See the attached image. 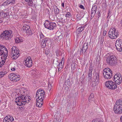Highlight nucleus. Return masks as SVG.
I'll return each mask as SVG.
<instances>
[{"label":"nucleus","instance_id":"f257e3e1","mask_svg":"<svg viewBox=\"0 0 122 122\" xmlns=\"http://www.w3.org/2000/svg\"><path fill=\"white\" fill-rule=\"evenodd\" d=\"M113 110L116 113L120 114L122 113V99L116 101L114 105Z\"/></svg>","mask_w":122,"mask_h":122},{"label":"nucleus","instance_id":"f03ea898","mask_svg":"<svg viewBox=\"0 0 122 122\" xmlns=\"http://www.w3.org/2000/svg\"><path fill=\"white\" fill-rule=\"evenodd\" d=\"M5 50L6 51L5 53L3 51L4 50V49L0 50V67H2L4 65L7 58L6 57L8 56V51L7 49L6 50L5 49Z\"/></svg>","mask_w":122,"mask_h":122},{"label":"nucleus","instance_id":"7ed1b4c3","mask_svg":"<svg viewBox=\"0 0 122 122\" xmlns=\"http://www.w3.org/2000/svg\"><path fill=\"white\" fill-rule=\"evenodd\" d=\"M12 31L11 30H5L1 33L0 35V37L6 40H9L12 36Z\"/></svg>","mask_w":122,"mask_h":122},{"label":"nucleus","instance_id":"20e7f679","mask_svg":"<svg viewBox=\"0 0 122 122\" xmlns=\"http://www.w3.org/2000/svg\"><path fill=\"white\" fill-rule=\"evenodd\" d=\"M117 58L114 56L112 55L107 57L106 62L107 64L111 66H114L117 63Z\"/></svg>","mask_w":122,"mask_h":122},{"label":"nucleus","instance_id":"39448f33","mask_svg":"<svg viewBox=\"0 0 122 122\" xmlns=\"http://www.w3.org/2000/svg\"><path fill=\"white\" fill-rule=\"evenodd\" d=\"M103 73L104 78L107 79H109L112 77V71L109 68L104 69L103 70Z\"/></svg>","mask_w":122,"mask_h":122},{"label":"nucleus","instance_id":"423d86ee","mask_svg":"<svg viewBox=\"0 0 122 122\" xmlns=\"http://www.w3.org/2000/svg\"><path fill=\"white\" fill-rule=\"evenodd\" d=\"M119 34L118 30L115 28L110 29L108 33L109 37L112 39L116 38L118 36Z\"/></svg>","mask_w":122,"mask_h":122},{"label":"nucleus","instance_id":"0eeeda50","mask_svg":"<svg viewBox=\"0 0 122 122\" xmlns=\"http://www.w3.org/2000/svg\"><path fill=\"white\" fill-rule=\"evenodd\" d=\"M44 25L46 28L50 30L53 29L54 28L56 27V24L54 22H51L48 20H46V22L44 23Z\"/></svg>","mask_w":122,"mask_h":122},{"label":"nucleus","instance_id":"6e6552de","mask_svg":"<svg viewBox=\"0 0 122 122\" xmlns=\"http://www.w3.org/2000/svg\"><path fill=\"white\" fill-rule=\"evenodd\" d=\"M45 94V92L44 90H38L36 93V99H39L40 101H43Z\"/></svg>","mask_w":122,"mask_h":122},{"label":"nucleus","instance_id":"1a4fd4ad","mask_svg":"<svg viewBox=\"0 0 122 122\" xmlns=\"http://www.w3.org/2000/svg\"><path fill=\"white\" fill-rule=\"evenodd\" d=\"M115 82L112 81H107L105 82V85L109 89L114 90L117 87V86Z\"/></svg>","mask_w":122,"mask_h":122},{"label":"nucleus","instance_id":"9d476101","mask_svg":"<svg viewBox=\"0 0 122 122\" xmlns=\"http://www.w3.org/2000/svg\"><path fill=\"white\" fill-rule=\"evenodd\" d=\"M121 76V75L118 73L114 76L113 80L116 84L119 85L122 82V78Z\"/></svg>","mask_w":122,"mask_h":122},{"label":"nucleus","instance_id":"9b49d317","mask_svg":"<svg viewBox=\"0 0 122 122\" xmlns=\"http://www.w3.org/2000/svg\"><path fill=\"white\" fill-rule=\"evenodd\" d=\"M20 76L18 75H15L14 73L10 74L9 76V78L12 81L15 82L18 81L20 79Z\"/></svg>","mask_w":122,"mask_h":122},{"label":"nucleus","instance_id":"f8f14e48","mask_svg":"<svg viewBox=\"0 0 122 122\" xmlns=\"http://www.w3.org/2000/svg\"><path fill=\"white\" fill-rule=\"evenodd\" d=\"M30 97L28 96L24 97V95L22 96V105H25L26 103H28L30 100Z\"/></svg>","mask_w":122,"mask_h":122},{"label":"nucleus","instance_id":"ddd939ff","mask_svg":"<svg viewBox=\"0 0 122 122\" xmlns=\"http://www.w3.org/2000/svg\"><path fill=\"white\" fill-rule=\"evenodd\" d=\"M32 60L30 57H27L26 60L25 61V64L28 67H31L32 64Z\"/></svg>","mask_w":122,"mask_h":122},{"label":"nucleus","instance_id":"4468645a","mask_svg":"<svg viewBox=\"0 0 122 122\" xmlns=\"http://www.w3.org/2000/svg\"><path fill=\"white\" fill-rule=\"evenodd\" d=\"M11 49L14 51V53H15V57H13L12 58L15 60L19 56V51L18 48H15V46L12 47Z\"/></svg>","mask_w":122,"mask_h":122},{"label":"nucleus","instance_id":"2eb2a0df","mask_svg":"<svg viewBox=\"0 0 122 122\" xmlns=\"http://www.w3.org/2000/svg\"><path fill=\"white\" fill-rule=\"evenodd\" d=\"M22 96L18 97L16 98L15 100V102L17 103L18 102V103L17 104L18 105L21 106L22 105Z\"/></svg>","mask_w":122,"mask_h":122},{"label":"nucleus","instance_id":"dca6fc26","mask_svg":"<svg viewBox=\"0 0 122 122\" xmlns=\"http://www.w3.org/2000/svg\"><path fill=\"white\" fill-rule=\"evenodd\" d=\"M99 73H95L94 76L95 79V82L97 83H98L99 79Z\"/></svg>","mask_w":122,"mask_h":122},{"label":"nucleus","instance_id":"f3484780","mask_svg":"<svg viewBox=\"0 0 122 122\" xmlns=\"http://www.w3.org/2000/svg\"><path fill=\"white\" fill-rule=\"evenodd\" d=\"M92 67H90L89 68V70L88 71V77L89 78V80L91 79L92 78Z\"/></svg>","mask_w":122,"mask_h":122},{"label":"nucleus","instance_id":"a211bd4d","mask_svg":"<svg viewBox=\"0 0 122 122\" xmlns=\"http://www.w3.org/2000/svg\"><path fill=\"white\" fill-rule=\"evenodd\" d=\"M85 25L81 26L77 29L76 30V33L78 34L80 33L84 29Z\"/></svg>","mask_w":122,"mask_h":122},{"label":"nucleus","instance_id":"6ab92c4d","mask_svg":"<svg viewBox=\"0 0 122 122\" xmlns=\"http://www.w3.org/2000/svg\"><path fill=\"white\" fill-rule=\"evenodd\" d=\"M94 94L93 93L91 94L89 98V102H91L92 100L93 102H95V99L94 98Z\"/></svg>","mask_w":122,"mask_h":122},{"label":"nucleus","instance_id":"aec40b11","mask_svg":"<svg viewBox=\"0 0 122 122\" xmlns=\"http://www.w3.org/2000/svg\"><path fill=\"white\" fill-rule=\"evenodd\" d=\"M122 44V40L118 39L117 40L116 42L115 43V46H119Z\"/></svg>","mask_w":122,"mask_h":122},{"label":"nucleus","instance_id":"412c9836","mask_svg":"<svg viewBox=\"0 0 122 122\" xmlns=\"http://www.w3.org/2000/svg\"><path fill=\"white\" fill-rule=\"evenodd\" d=\"M36 100L37 103L36 104V106L37 107H41L42 104L43 103L42 102V101H40V102L39 100H37V99H36Z\"/></svg>","mask_w":122,"mask_h":122},{"label":"nucleus","instance_id":"4be33fe9","mask_svg":"<svg viewBox=\"0 0 122 122\" xmlns=\"http://www.w3.org/2000/svg\"><path fill=\"white\" fill-rule=\"evenodd\" d=\"M13 3V2L11 1V0H8L4 2L3 4V5L5 6V5H9L11 3Z\"/></svg>","mask_w":122,"mask_h":122},{"label":"nucleus","instance_id":"5701e85b","mask_svg":"<svg viewBox=\"0 0 122 122\" xmlns=\"http://www.w3.org/2000/svg\"><path fill=\"white\" fill-rule=\"evenodd\" d=\"M70 81L68 78L67 80H66L65 85L67 87H69L70 85Z\"/></svg>","mask_w":122,"mask_h":122},{"label":"nucleus","instance_id":"b1692460","mask_svg":"<svg viewBox=\"0 0 122 122\" xmlns=\"http://www.w3.org/2000/svg\"><path fill=\"white\" fill-rule=\"evenodd\" d=\"M27 4L29 6L32 7L34 6L35 5V3L32 0H30L28 2Z\"/></svg>","mask_w":122,"mask_h":122},{"label":"nucleus","instance_id":"393cba45","mask_svg":"<svg viewBox=\"0 0 122 122\" xmlns=\"http://www.w3.org/2000/svg\"><path fill=\"white\" fill-rule=\"evenodd\" d=\"M30 28V27L28 25H24L22 28L23 30V32L25 31H27V30Z\"/></svg>","mask_w":122,"mask_h":122},{"label":"nucleus","instance_id":"a878e982","mask_svg":"<svg viewBox=\"0 0 122 122\" xmlns=\"http://www.w3.org/2000/svg\"><path fill=\"white\" fill-rule=\"evenodd\" d=\"M88 45V44L87 43H86L84 44L82 48L84 50V51H86L87 49Z\"/></svg>","mask_w":122,"mask_h":122},{"label":"nucleus","instance_id":"bb28decb","mask_svg":"<svg viewBox=\"0 0 122 122\" xmlns=\"http://www.w3.org/2000/svg\"><path fill=\"white\" fill-rule=\"evenodd\" d=\"M24 32L26 33V34L28 35H32V33L30 29V28L27 30L26 31H24Z\"/></svg>","mask_w":122,"mask_h":122},{"label":"nucleus","instance_id":"cd10ccee","mask_svg":"<svg viewBox=\"0 0 122 122\" xmlns=\"http://www.w3.org/2000/svg\"><path fill=\"white\" fill-rule=\"evenodd\" d=\"M117 50L120 51H122V44L119 46H116Z\"/></svg>","mask_w":122,"mask_h":122},{"label":"nucleus","instance_id":"c85d7f7f","mask_svg":"<svg viewBox=\"0 0 122 122\" xmlns=\"http://www.w3.org/2000/svg\"><path fill=\"white\" fill-rule=\"evenodd\" d=\"M63 59V58H62V61L61 62H60L59 63V62L58 61H56V63H57V65H58V67H62V65H63V64L62 63V60Z\"/></svg>","mask_w":122,"mask_h":122},{"label":"nucleus","instance_id":"c756f323","mask_svg":"<svg viewBox=\"0 0 122 122\" xmlns=\"http://www.w3.org/2000/svg\"><path fill=\"white\" fill-rule=\"evenodd\" d=\"M16 43H18L21 42L22 41V40L20 39V38H16L15 40Z\"/></svg>","mask_w":122,"mask_h":122},{"label":"nucleus","instance_id":"7c9ffc66","mask_svg":"<svg viewBox=\"0 0 122 122\" xmlns=\"http://www.w3.org/2000/svg\"><path fill=\"white\" fill-rule=\"evenodd\" d=\"M71 40L69 39H67L66 41L67 46H69L71 44Z\"/></svg>","mask_w":122,"mask_h":122},{"label":"nucleus","instance_id":"2f4dec72","mask_svg":"<svg viewBox=\"0 0 122 122\" xmlns=\"http://www.w3.org/2000/svg\"><path fill=\"white\" fill-rule=\"evenodd\" d=\"M101 121H102V120H101L99 118H96L94 119L92 121V122H100Z\"/></svg>","mask_w":122,"mask_h":122},{"label":"nucleus","instance_id":"473e14b6","mask_svg":"<svg viewBox=\"0 0 122 122\" xmlns=\"http://www.w3.org/2000/svg\"><path fill=\"white\" fill-rule=\"evenodd\" d=\"M54 11L55 12V14H58L59 12V10L58 8H56V9L55 8L54 9Z\"/></svg>","mask_w":122,"mask_h":122},{"label":"nucleus","instance_id":"72a5a7b5","mask_svg":"<svg viewBox=\"0 0 122 122\" xmlns=\"http://www.w3.org/2000/svg\"><path fill=\"white\" fill-rule=\"evenodd\" d=\"M6 73L5 72H0V78L2 77L5 75Z\"/></svg>","mask_w":122,"mask_h":122},{"label":"nucleus","instance_id":"f704fd0d","mask_svg":"<svg viewBox=\"0 0 122 122\" xmlns=\"http://www.w3.org/2000/svg\"><path fill=\"white\" fill-rule=\"evenodd\" d=\"M41 46L42 48H44L46 47V43L44 42H42V41L41 42Z\"/></svg>","mask_w":122,"mask_h":122},{"label":"nucleus","instance_id":"c9c22d12","mask_svg":"<svg viewBox=\"0 0 122 122\" xmlns=\"http://www.w3.org/2000/svg\"><path fill=\"white\" fill-rule=\"evenodd\" d=\"M42 42H44L46 43V44L49 41H48V38H44V39L42 40Z\"/></svg>","mask_w":122,"mask_h":122},{"label":"nucleus","instance_id":"e433bc0d","mask_svg":"<svg viewBox=\"0 0 122 122\" xmlns=\"http://www.w3.org/2000/svg\"><path fill=\"white\" fill-rule=\"evenodd\" d=\"M48 86V90L50 91L51 88V83L49 82Z\"/></svg>","mask_w":122,"mask_h":122},{"label":"nucleus","instance_id":"4c0bfd02","mask_svg":"<svg viewBox=\"0 0 122 122\" xmlns=\"http://www.w3.org/2000/svg\"><path fill=\"white\" fill-rule=\"evenodd\" d=\"M0 16L1 17L3 18V17H5V13L3 12H1L0 13Z\"/></svg>","mask_w":122,"mask_h":122},{"label":"nucleus","instance_id":"58836bf2","mask_svg":"<svg viewBox=\"0 0 122 122\" xmlns=\"http://www.w3.org/2000/svg\"><path fill=\"white\" fill-rule=\"evenodd\" d=\"M97 8V6L96 5H95L92 6V10H94V11L95 12H96Z\"/></svg>","mask_w":122,"mask_h":122},{"label":"nucleus","instance_id":"ea45409f","mask_svg":"<svg viewBox=\"0 0 122 122\" xmlns=\"http://www.w3.org/2000/svg\"><path fill=\"white\" fill-rule=\"evenodd\" d=\"M76 19L77 20H80L81 17L80 15H77L76 16Z\"/></svg>","mask_w":122,"mask_h":122},{"label":"nucleus","instance_id":"a19ab883","mask_svg":"<svg viewBox=\"0 0 122 122\" xmlns=\"http://www.w3.org/2000/svg\"><path fill=\"white\" fill-rule=\"evenodd\" d=\"M2 49H4V50H5H5H6V48L5 47V46L2 45H1L0 44V50H1V49L2 50Z\"/></svg>","mask_w":122,"mask_h":122},{"label":"nucleus","instance_id":"79ce46f5","mask_svg":"<svg viewBox=\"0 0 122 122\" xmlns=\"http://www.w3.org/2000/svg\"><path fill=\"white\" fill-rule=\"evenodd\" d=\"M11 55L12 56V58L13 57H15V53H14V51L13 50H12V51L11 52Z\"/></svg>","mask_w":122,"mask_h":122},{"label":"nucleus","instance_id":"37998d69","mask_svg":"<svg viewBox=\"0 0 122 122\" xmlns=\"http://www.w3.org/2000/svg\"><path fill=\"white\" fill-rule=\"evenodd\" d=\"M66 17H68V18H70L71 17V15L70 13L69 12H67L66 14Z\"/></svg>","mask_w":122,"mask_h":122},{"label":"nucleus","instance_id":"c03bdc74","mask_svg":"<svg viewBox=\"0 0 122 122\" xmlns=\"http://www.w3.org/2000/svg\"><path fill=\"white\" fill-rule=\"evenodd\" d=\"M10 115L6 116L5 117V118L4 119L3 121H6V120H7H7H8V119H9L10 118Z\"/></svg>","mask_w":122,"mask_h":122},{"label":"nucleus","instance_id":"a18cd8bd","mask_svg":"<svg viewBox=\"0 0 122 122\" xmlns=\"http://www.w3.org/2000/svg\"><path fill=\"white\" fill-rule=\"evenodd\" d=\"M95 81L93 82V83L92 84V87H94V86H96V85L97 84V83H95Z\"/></svg>","mask_w":122,"mask_h":122},{"label":"nucleus","instance_id":"49530a36","mask_svg":"<svg viewBox=\"0 0 122 122\" xmlns=\"http://www.w3.org/2000/svg\"><path fill=\"white\" fill-rule=\"evenodd\" d=\"M40 36L41 39H42L43 38H44V35L41 33L40 34Z\"/></svg>","mask_w":122,"mask_h":122},{"label":"nucleus","instance_id":"de8ad7c7","mask_svg":"<svg viewBox=\"0 0 122 122\" xmlns=\"http://www.w3.org/2000/svg\"><path fill=\"white\" fill-rule=\"evenodd\" d=\"M84 49L82 48V49H81V51H80V53L81 54V53L83 54L84 52L85 53L86 51H84Z\"/></svg>","mask_w":122,"mask_h":122},{"label":"nucleus","instance_id":"09e8293b","mask_svg":"<svg viewBox=\"0 0 122 122\" xmlns=\"http://www.w3.org/2000/svg\"><path fill=\"white\" fill-rule=\"evenodd\" d=\"M108 16L107 17H108V16L110 15L111 14L110 13V9H109L108 10Z\"/></svg>","mask_w":122,"mask_h":122},{"label":"nucleus","instance_id":"8fccbe9b","mask_svg":"<svg viewBox=\"0 0 122 122\" xmlns=\"http://www.w3.org/2000/svg\"><path fill=\"white\" fill-rule=\"evenodd\" d=\"M79 7L81 9H82L83 10H84L85 8L84 6L82 5H81L79 6Z\"/></svg>","mask_w":122,"mask_h":122},{"label":"nucleus","instance_id":"3c124183","mask_svg":"<svg viewBox=\"0 0 122 122\" xmlns=\"http://www.w3.org/2000/svg\"><path fill=\"white\" fill-rule=\"evenodd\" d=\"M97 13V17H98V19L99 17L100 16V11H98Z\"/></svg>","mask_w":122,"mask_h":122},{"label":"nucleus","instance_id":"603ef678","mask_svg":"<svg viewBox=\"0 0 122 122\" xmlns=\"http://www.w3.org/2000/svg\"><path fill=\"white\" fill-rule=\"evenodd\" d=\"M104 37L103 36H101V42L103 43V42L104 41Z\"/></svg>","mask_w":122,"mask_h":122},{"label":"nucleus","instance_id":"864d4df0","mask_svg":"<svg viewBox=\"0 0 122 122\" xmlns=\"http://www.w3.org/2000/svg\"><path fill=\"white\" fill-rule=\"evenodd\" d=\"M57 67L58 68V71H60L62 68V67H60L59 66V67H58V65H57Z\"/></svg>","mask_w":122,"mask_h":122},{"label":"nucleus","instance_id":"5fc2aeb1","mask_svg":"<svg viewBox=\"0 0 122 122\" xmlns=\"http://www.w3.org/2000/svg\"><path fill=\"white\" fill-rule=\"evenodd\" d=\"M56 52V56H59V51H57Z\"/></svg>","mask_w":122,"mask_h":122},{"label":"nucleus","instance_id":"6e6d98bb","mask_svg":"<svg viewBox=\"0 0 122 122\" xmlns=\"http://www.w3.org/2000/svg\"><path fill=\"white\" fill-rule=\"evenodd\" d=\"M10 119L11 120V121H13L14 120V119L13 117L11 116H10Z\"/></svg>","mask_w":122,"mask_h":122},{"label":"nucleus","instance_id":"4d7b16f0","mask_svg":"<svg viewBox=\"0 0 122 122\" xmlns=\"http://www.w3.org/2000/svg\"><path fill=\"white\" fill-rule=\"evenodd\" d=\"M96 12H95L94 11H91V15H95V14Z\"/></svg>","mask_w":122,"mask_h":122},{"label":"nucleus","instance_id":"13d9d810","mask_svg":"<svg viewBox=\"0 0 122 122\" xmlns=\"http://www.w3.org/2000/svg\"><path fill=\"white\" fill-rule=\"evenodd\" d=\"M9 13L8 12H7L6 13H5V17H6L7 16H8L9 15Z\"/></svg>","mask_w":122,"mask_h":122},{"label":"nucleus","instance_id":"bf43d9fd","mask_svg":"<svg viewBox=\"0 0 122 122\" xmlns=\"http://www.w3.org/2000/svg\"><path fill=\"white\" fill-rule=\"evenodd\" d=\"M106 32H107L106 30H104V31L103 35L104 36H105L106 33Z\"/></svg>","mask_w":122,"mask_h":122},{"label":"nucleus","instance_id":"052dcab7","mask_svg":"<svg viewBox=\"0 0 122 122\" xmlns=\"http://www.w3.org/2000/svg\"><path fill=\"white\" fill-rule=\"evenodd\" d=\"M95 15H91V19H92L94 17Z\"/></svg>","mask_w":122,"mask_h":122},{"label":"nucleus","instance_id":"680f3d73","mask_svg":"<svg viewBox=\"0 0 122 122\" xmlns=\"http://www.w3.org/2000/svg\"><path fill=\"white\" fill-rule=\"evenodd\" d=\"M74 65V66L75 65V64H74L73 63V64H71V69L72 70L73 69V70H74V66L73 67V68L72 67V66H73Z\"/></svg>","mask_w":122,"mask_h":122},{"label":"nucleus","instance_id":"e2e57ef3","mask_svg":"<svg viewBox=\"0 0 122 122\" xmlns=\"http://www.w3.org/2000/svg\"><path fill=\"white\" fill-rule=\"evenodd\" d=\"M61 6H62L63 7H64V3H61Z\"/></svg>","mask_w":122,"mask_h":122},{"label":"nucleus","instance_id":"0e129e2a","mask_svg":"<svg viewBox=\"0 0 122 122\" xmlns=\"http://www.w3.org/2000/svg\"><path fill=\"white\" fill-rule=\"evenodd\" d=\"M81 77L82 78V79L83 80L85 78V76H84V74H83V75H82Z\"/></svg>","mask_w":122,"mask_h":122},{"label":"nucleus","instance_id":"69168bd1","mask_svg":"<svg viewBox=\"0 0 122 122\" xmlns=\"http://www.w3.org/2000/svg\"><path fill=\"white\" fill-rule=\"evenodd\" d=\"M11 70L12 71H14L15 70V69L14 68H12L11 69Z\"/></svg>","mask_w":122,"mask_h":122},{"label":"nucleus","instance_id":"338daca9","mask_svg":"<svg viewBox=\"0 0 122 122\" xmlns=\"http://www.w3.org/2000/svg\"><path fill=\"white\" fill-rule=\"evenodd\" d=\"M120 120L121 122H122V116L121 117Z\"/></svg>","mask_w":122,"mask_h":122},{"label":"nucleus","instance_id":"774afa93","mask_svg":"<svg viewBox=\"0 0 122 122\" xmlns=\"http://www.w3.org/2000/svg\"><path fill=\"white\" fill-rule=\"evenodd\" d=\"M11 1H13V3H14L15 1V0H11Z\"/></svg>","mask_w":122,"mask_h":122}]
</instances>
